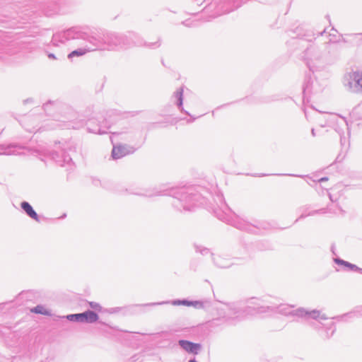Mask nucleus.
I'll list each match as a JSON object with an SVG mask.
<instances>
[{
	"label": "nucleus",
	"instance_id": "f257e3e1",
	"mask_svg": "<svg viewBox=\"0 0 362 362\" xmlns=\"http://www.w3.org/2000/svg\"><path fill=\"white\" fill-rule=\"evenodd\" d=\"M200 187L194 186L180 187L176 188H164L160 186L152 190H146L144 193H135L145 197L168 195L174 198L173 205L177 210L190 211L195 206L206 204V198L200 192Z\"/></svg>",
	"mask_w": 362,
	"mask_h": 362
},
{
	"label": "nucleus",
	"instance_id": "f03ea898",
	"mask_svg": "<svg viewBox=\"0 0 362 362\" xmlns=\"http://www.w3.org/2000/svg\"><path fill=\"white\" fill-rule=\"evenodd\" d=\"M111 113L112 112H107L106 116H105L99 112H95L88 108L85 111L83 118L79 119L77 122H65L64 121L48 119L44 128L47 130L54 129L58 127L79 129L86 125L89 132L97 134H104L107 133V129H110L115 122L111 118Z\"/></svg>",
	"mask_w": 362,
	"mask_h": 362
},
{
	"label": "nucleus",
	"instance_id": "7ed1b4c3",
	"mask_svg": "<svg viewBox=\"0 0 362 362\" xmlns=\"http://www.w3.org/2000/svg\"><path fill=\"white\" fill-rule=\"evenodd\" d=\"M71 41H78V45L83 47L71 52L68 54L69 59L100 49V42L97 40L96 33H88L77 27H72L54 34L51 42L54 46L58 47L66 45Z\"/></svg>",
	"mask_w": 362,
	"mask_h": 362
},
{
	"label": "nucleus",
	"instance_id": "20e7f679",
	"mask_svg": "<svg viewBox=\"0 0 362 362\" xmlns=\"http://www.w3.org/2000/svg\"><path fill=\"white\" fill-rule=\"evenodd\" d=\"M332 40L323 42L309 44L303 51L302 57L308 68L313 73L322 70L330 62V54L337 51L336 45L332 43Z\"/></svg>",
	"mask_w": 362,
	"mask_h": 362
},
{
	"label": "nucleus",
	"instance_id": "39448f33",
	"mask_svg": "<svg viewBox=\"0 0 362 362\" xmlns=\"http://www.w3.org/2000/svg\"><path fill=\"white\" fill-rule=\"evenodd\" d=\"M97 40L100 42V49L118 50L131 47L130 40L136 36V33L128 32L126 34L116 33H96Z\"/></svg>",
	"mask_w": 362,
	"mask_h": 362
},
{
	"label": "nucleus",
	"instance_id": "423d86ee",
	"mask_svg": "<svg viewBox=\"0 0 362 362\" xmlns=\"http://www.w3.org/2000/svg\"><path fill=\"white\" fill-rule=\"evenodd\" d=\"M315 114V119L320 127H330L339 134L341 144L343 145L344 136V129H347L346 119L339 117L337 114L329 112H320L313 109Z\"/></svg>",
	"mask_w": 362,
	"mask_h": 362
},
{
	"label": "nucleus",
	"instance_id": "0eeeda50",
	"mask_svg": "<svg viewBox=\"0 0 362 362\" xmlns=\"http://www.w3.org/2000/svg\"><path fill=\"white\" fill-rule=\"evenodd\" d=\"M218 315H223L228 324L235 325L247 315V307L242 301L222 303L218 310Z\"/></svg>",
	"mask_w": 362,
	"mask_h": 362
},
{
	"label": "nucleus",
	"instance_id": "6e6552de",
	"mask_svg": "<svg viewBox=\"0 0 362 362\" xmlns=\"http://www.w3.org/2000/svg\"><path fill=\"white\" fill-rule=\"evenodd\" d=\"M341 82L347 92L357 95L362 94V71L346 73Z\"/></svg>",
	"mask_w": 362,
	"mask_h": 362
},
{
	"label": "nucleus",
	"instance_id": "1a4fd4ad",
	"mask_svg": "<svg viewBox=\"0 0 362 362\" xmlns=\"http://www.w3.org/2000/svg\"><path fill=\"white\" fill-rule=\"evenodd\" d=\"M288 317H293L294 319H302L305 321L310 319L315 320H327V317L325 314H321L319 310H308L303 307H299L296 309L291 308Z\"/></svg>",
	"mask_w": 362,
	"mask_h": 362
},
{
	"label": "nucleus",
	"instance_id": "9d476101",
	"mask_svg": "<svg viewBox=\"0 0 362 362\" xmlns=\"http://www.w3.org/2000/svg\"><path fill=\"white\" fill-rule=\"evenodd\" d=\"M67 148H69L70 151L71 150V146L69 143L64 144V147L60 149V151L57 150L50 151L47 149L42 151L45 156L50 157V158L55 161L59 165L64 166L66 165H69L72 162V158L70 155L66 154V150Z\"/></svg>",
	"mask_w": 362,
	"mask_h": 362
},
{
	"label": "nucleus",
	"instance_id": "9b49d317",
	"mask_svg": "<svg viewBox=\"0 0 362 362\" xmlns=\"http://www.w3.org/2000/svg\"><path fill=\"white\" fill-rule=\"evenodd\" d=\"M165 304H171L173 305H185V306H190L191 300L187 299H177L173 300H166L156 303H148L144 304H136L128 306L125 308L127 312L131 313H136V309L139 308H145V307H153L156 305H165Z\"/></svg>",
	"mask_w": 362,
	"mask_h": 362
},
{
	"label": "nucleus",
	"instance_id": "f8f14e48",
	"mask_svg": "<svg viewBox=\"0 0 362 362\" xmlns=\"http://www.w3.org/2000/svg\"><path fill=\"white\" fill-rule=\"evenodd\" d=\"M310 325L318 332L319 336L324 340L331 339L336 332L337 328L334 322H329L325 324L315 322L310 323Z\"/></svg>",
	"mask_w": 362,
	"mask_h": 362
},
{
	"label": "nucleus",
	"instance_id": "ddd939ff",
	"mask_svg": "<svg viewBox=\"0 0 362 362\" xmlns=\"http://www.w3.org/2000/svg\"><path fill=\"white\" fill-rule=\"evenodd\" d=\"M231 225L240 230L254 234L258 233L262 228V223L260 222L255 221L254 223H251L239 217H236L233 219L231 222Z\"/></svg>",
	"mask_w": 362,
	"mask_h": 362
},
{
	"label": "nucleus",
	"instance_id": "4468645a",
	"mask_svg": "<svg viewBox=\"0 0 362 362\" xmlns=\"http://www.w3.org/2000/svg\"><path fill=\"white\" fill-rule=\"evenodd\" d=\"M262 305L260 307V313H274L280 298L271 295H264L260 297Z\"/></svg>",
	"mask_w": 362,
	"mask_h": 362
},
{
	"label": "nucleus",
	"instance_id": "2eb2a0df",
	"mask_svg": "<svg viewBox=\"0 0 362 362\" xmlns=\"http://www.w3.org/2000/svg\"><path fill=\"white\" fill-rule=\"evenodd\" d=\"M141 144L142 143H139L136 147L129 144H118L113 146L112 157L113 159L117 160L125 156L132 154L141 146Z\"/></svg>",
	"mask_w": 362,
	"mask_h": 362
},
{
	"label": "nucleus",
	"instance_id": "dca6fc26",
	"mask_svg": "<svg viewBox=\"0 0 362 362\" xmlns=\"http://www.w3.org/2000/svg\"><path fill=\"white\" fill-rule=\"evenodd\" d=\"M180 347L188 354L197 355L202 349V345L199 343H194L186 339H180L177 341Z\"/></svg>",
	"mask_w": 362,
	"mask_h": 362
},
{
	"label": "nucleus",
	"instance_id": "f3484780",
	"mask_svg": "<svg viewBox=\"0 0 362 362\" xmlns=\"http://www.w3.org/2000/svg\"><path fill=\"white\" fill-rule=\"evenodd\" d=\"M214 266L220 269H228L233 265V259L223 255L211 253Z\"/></svg>",
	"mask_w": 362,
	"mask_h": 362
},
{
	"label": "nucleus",
	"instance_id": "a211bd4d",
	"mask_svg": "<svg viewBox=\"0 0 362 362\" xmlns=\"http://www.w3.org/2000/svg\"><path fill=\"white\" fill-rule=\"evenodd\" d=\"M173 98L175 99V103L179 108V110L185 112L186 115H189L190 117V119L187 120V123L193 122L196 117L192 116L187 111L185 110L182 105H183V88H180L177 89L176 91L174 92L173 95Z\"/></svg>",
	"mask_w": 362,
	"mask_h": 362
},
{
	"label": "nucleus",
	"instance_id": "6ab92c4d",
	"mask_svg": "<svg viewBox=\"0 0 362 362\" xmlns=\"http://www.w3.org/2000/svg\"><path fill=\"white\" fill-rule=\"evenodd\" d=\"M80 315L81 323L93 324L99 320L98 313L91 310H87L83 313H80Z\"/></svg>",
	"mask_w": 362,
	"mask_h": 362
},
{
	"label": "nucleus",
	"instance_id": "aec40b11",
	"mask_svg": "<svg viewBox=\"0 0 362 362\" xmlns=\"http://www.w3.org/2000/svg\"><path fill=\"white\" fill-rule=\"evenodd\" d=\"M135 37L133 38V40H130L131 47L132 46H145L149 48H156L158 47L160 45V43L159 41L155 42H146L142 39L137 33H136Z\"/></svg>",
	"mask_w": 362,
	"mask_h": 362
},
{
	"label": "nucleus",
	"instance_id": "412c9836",
	"mask_svg": "<svg viewBox=\"0 0 362 362\" xmlns=\"http://www.w3.org/2000/svg\"><path fill=\"white\" fill-rule=\"evenodd\" d=\"M230 325L226 320L225 315H219L218 317L213 318L206 323L207 327L215 328V327H224L226 326Z\"/></svg>",
	"mask_w": 362,
	"mask_h": 362
},
{
	"label": "nucleus",
	"instance_id": "4be33fe9",
	"mask_svg": "<svg viewBox=\"0 0 362 362\" xmlns=\"http://www.w3.org/2000/svg\"><path fill=\"white\" fill-rule=\"evenodd\" d=\"M124 134V139L129 142L134 143L136 142L138 139L141 137V133L134 129H131L128 132H115L114 135H123Z\"/></svg>",
	"mask_w": 362,
	"mask_h": 362
},
{
	"label": "nucleus",
	"instance_id": "5701e85b",
	"mask_svg": "<svg viewBox=\"0 0 362 362\" xmlns=\"http://www.w3.org/2000/svg\"><path fill=\"white\" fill-rule=\"evenodd\" d=\"M21 207L28 216L37 222H40L38 214L29 202L26 201L22 202L21 203Z\"/></svg>",
	"mask_w": 362,
	"mask_h": 362
},
{
	"label": "nucleus",
	"instance_id": "b1692460",
	"mask_svg": "<svg viewBox=\"0 0 362 362\" xmlns=\"http://www.w3.org/2000/svg\"><path fill=\"white\" fill-rule=\"evenodd\" d=\"M21 148L15 144L0 145V155H15L18 154Z\"/></svg>",
	"mask_w": 362,
	"mask_h": 362
},
{
	"label": "nucleus",
	"instance_id": "393cba45",
	"mask_svg": "<svg viewBox=\"0 0 362 362\" xmlns=\"http://www.w3.org/2000/svg\"><path fill=\"white\" fill-rule=\"evenodd\" d=\"M334 262L335 264L344 266L351 271L357 272L360 274H362V268H360L357 265L352 264L349 262L345 261L339 257L334 258Z\"/></svg>",
	"mask_w": 362,
	"mask_h": 362
},
{
	"label": "nucleus",
	"instance_id": "a878e982",
	"mask_svg": "<svg viewBox=\"0 0 362 362\" xmlns=\"http://www.w3.org/2000/svg\"><path fill=\"white\" fill-rule=\"evenodd\" d=\"M246 303L247 305H245V306L247 307V310L252 308L257 313H260V307L262 305V302L260 301V297L250 298L247 300Z\"/></svg>",
	"mask_w": 362,
	"mask_h": 362
},
{
	"label": "nucleus",
	"instance_id": "bb28decb",
	"mask_svg": "<svg viewBox=\"0 0 362 362\" xmlns=\"http://www.w3.org/2000/svg\"><path fill=\"white\" fill-rule=\"evenodd\" d=\"M293 308V305L282 303L280 300L277 304V308L275 313L282 315L285 317H288L291 309Z\"/></svg>",
	"mask_w": 362,
	"mask_h": 362
},
{
	"label": "nucleus",
	"instance_id": "cd10ccee",
	"mask_svg": "<svg viewBox=\"0 0 362 362\" xmlns=\"http://www.w3.org/2000/svg\"><path fill=\"white\" fill-rule=\"evenodd\" d=\"M30 311L35 314H40L45 316H52V313L50 310L47 309L42 305H37L33 308Z\"/></svg>",
	"mask_w": 362,
	"mask_h": 362
},
{
	"label": "nucleus",
	"instance_id": "c85d7f7f",
	"mask_svg": "<svg viewBox=\"0 0 362 362\" xmlns=\"http://www.w3.org/2000/svg\"><path fill=\"white\" fill-rule=\"evenodd\" d=\"M362 317V306L356 308L351 313H346L344 315L338 317L337 318H341V320H344L346 318L351 317Z\"/></svg>",
	"mask_w": 362,
	"mask_h": 362
},
{
	"label": "nucleus",
	"instance_id": "c756f323",
	"mask_svg": "<svg viewBox=\"0 0 362 362\" xmlns=\"http://www.w3.org/2000/svg\"><path fill=\"white\" fill-rule=\"evenodd\" d=\"M57 318H65L69 321L71 322H81V315L80 313H75V314H69L64 316H56Z\"/></svg>",
	"mask_w": 362,
	"mask_h": 362
},
{
	"label": "nucleus",
	"instance_id": "7c9ffc66",
	"mask_svg": "<svg viewBox=\"0 0 362 362\" xmlns=\"http://www.w3.org/2000/svg\"><path fill=\"white\" fill-rule=\"evenodd\" d=\"M313 81L311 80V78H308L305 81L303 87V91L304 95L313 92Z\"/></svg>",
	"mask_w": 362,
	"mask_h": 362
},
{
	"label": "nucleus",
	"instance_id": "2f4dec72",
	"mask_svg": "<svg viewBox=\"0 0 362 362\" xmlns=\"http://www.w3.org/2000/svg\"><path fill=\"white\" fill-rule=\"evenodd\" d=\"M194 248L196 252L200 253L202 255H207L211 253L209 248L200 245L194 244Z\"/></svg>",
	"mask_w": 362,
	"mask_h": 362
},
{
	"label": "nucleus",
	"instance_id": "473e14b6",
	"mask_svg": "<svg viewBox=\"0 0 362 362\" xmlns=\"http://www.w3.org/2000/svg\"><path fill=\"white\" fill-rule=\"evenodd\" d=\"M301 210H302V214H300L299 218L296 221H298L300 219L305 218V217H307L308 216H314V215L320 213L322 211V209L321 210H314V211L307 213L305 208H302Z\"/></svg>",
	"mask_w": 362,
	"mask_h": 362
},
{
	"label": "nucleus",
	"instance_id": "72a5a7b5",
	"mask_svg": "<svg viewBox=\"0 0 362 362\" xmlns=\"http://www.w3.org/2000/svg\"><path fill=\"white\" fill-rule=\"evenodd\" d=\"M216 199L220 203V205H218V208L222 211H225V209H228V206L226 205V204L225 203L224 200H223V197L222 195H217L216 196Z\"/></svg>",
	"mask_w": 362,
	"mask_h": 362
},
{
	"label": "nucleus",
	"instance_id": "f704fd0d",
	"mask_svg": "<svg viewBox=\"0 0 362 362\" xmlns=\"http://www.w3.org/2000/svg\"><path fill=\"white\" fill-rule=\"evenodd\" d=\"M88 303H89L90 307L92 309L95 310V311L100 312L102 310V307L99 303H98L96 302H93V301L89 302Z\"/></svg>",
	"mask_w": 362,
	"mask_h": 362
},
{
	"label": "nucleus",
	"instance_id": "c9c22d12",
	"mask_svg": "<svg viewBox=\"0 0 362 362\" xmlns=\"http://www.w3.org/2000/svg\"><path fill=\"white\" fill-rule=\"evenodd\" d=\"M192 304H190V306H192L196 308H202L204 307V303L199 300H191Z\"/></svg>",
	"mask_w": 362,
	"mask_h": 362
},
{
	"label": "nucleus",
	"instance_id": "e433bc0d",
	"mask_svg": "<svg viewBox=\"0 0 362 362\" xmlns=\"http://www.w3.org/2000/svg\"><path fill=\"white\" fill-rule=\"evenodd\" d=\"M351 36L355 41H362V33H354L351 34Z\"/></svg>",
	"mask_w": 362,
	"mask_h": 362
},
{
	"label": "nucleus",
	"instance_id": "4c0bfd02",
	"mask_svg": "<svg viewBox=\"0 0 362 362\" xmlns=\"http://www.w3.org/2000/svg\"><path fill=\"white\" fill-rule=\"evenodd\" d=\"M52 105H56V104L51 101H49L48 103H46L45 104H44L43 107H44L45 111H46V112L49 111V107Z\"/></svg>",
	"mask_w": 362,
	"mask_h": 362
},
{
	"label": "nucleus",
	"instance_id": "58836bf2",
	"mask_svg": "<svg viewBox=\"0 0 362 362\" xmlns=\"http://www.w3.org/2000/svg\"><path fill=\"white\" fill-rule=\"evenodd\" d=\"M211 1L212 0H196L197 4H202L203 3H206V6L209 5Z\"/></svg>",
	"mask_w": 362,
	"mask_h": 362
},
{
	"label": "nucleus",
	"instance_id": "ea45409f",
	"mask_svg": "<svg viewBox=\"0 0 362 362\" xmlns=\"http://www.w3.org/2000/svg\"><path fill=\"white\" fill-rule=\"evenodd\" d=\"M120 310H122V308L116 307V308H112L109 310L110 313H116L119 312Z\"/></svg>",
	"mask_w": 362,
	"mask_h": 362
},
{
	"label": "nucleus",
	"instance_id": "a19ab883",
	"mask_svg": "<svg viewBox=\"0 0 362 362\" xmlns=\"http://www.w3.org/2000/svg\"><path fill=\"white\" fill-rule=\"evenodd\" d=\"M47 57L49 58V59H56L57 57H55V55L52 53H49L48 54Z\"/></svg>",
	"mask_w": 362,
	"mask_h": 362
},
{
	"label": "nucleus",
	"instance_id": "79ce46f5",
	"mask_svg": "<svg viewBox=\"0 0 362 362\" xmlns=\"http://www.w3.org/2000/svg\"><path fill=\"white\" fill-rule=\"evenodd\" d=\"M327 180H328V177H323L319 179L318 182H323L327 181Z\"/></svg>",
	"mask_w": 362,
	"mask_h": 362
},
{
	"label": "nucleus",
	"instance_id": "37998d69",
	"mask_svg": "<svg viewBox=\"0 0 362 362\" xmlns=\"http://www.w3.org/2000/svg\"><path fill=\"white\" fill-rule=\"evenodd\" d=\"M213 210L214 211V213L216 214L217 217L219 218V219H221L222 218L218 215V209L214 207L213 208Z\"/></svg>",
	"mask_w": 362,
	"mask_h": 362
},
{
	"label": "nucleus",
	"instance_id": "c03bdc74",
	"mask_svg": "<svg viewBox=\"0 0 362 362\" xmlns=\"http://www.w3.org/2000/svg\"><path fill=\"white\" fill-rule=\"evenodd\" d=\"M311 134H312L313 136H316L315 129L314 128L311 129Z\"/></svg>",
	"mask_w": 362,
	"mask_h": 362
},
{
	"label": "nucleus",
	"instance_id": "a18cd8bd",
	"mask_svg": "<svg viewBox=\"0 0 362 362\" xmlns=\"http://www.w3.org/2000/svg\"><path fill=\"white\" fill-rule=\"evenodd\" d=\"M325 33H326V29H324V30H323V31L320 32V33H318V36H323Z\"/></svg>",
	"mask_w": 362,
	"mask_h": 362
},
{
	"label": "nucleus",
	"instance_id": "49530a36",
	"mask_svg": "<svg viewBox=\"0 0 362 362\" xmlns=\"http://www.w3.org/2000/svg\"><path fill=\"white\" fill-rule=\"evenodd\" d=\"M188 362H198V361L195 359V358H193L189 359L188 361Z\"/></svg>",
	"mask_w": 362,
	"mask_h": 362
},
{
	"label": "nucleus",
	"instance_id": "de8ad7c7",
	"mask_svg": "<svg viewBox=\"0 0 362 362\" xmlns=\"http://www.w3.org/2000/svg\"><path fill=\"white\" fill-rule=\"evenodd\" d=\"M304 112H305V117L308 119V113L307 110H304Z\"/></svg>",
	"mask_w": 362,
	"mask_h": 362
},
{
	"label": "nucleus",
	"instance_id": "09e8293b",
	"mask_svg": "<svg viewBox=\"0 0 362 362\" xmlns=\"http://www.w3.org/2000/svg\"><path fill=\"white\" fill-rule=\"evenodd\" d=\"M32 100H33L30 98V99H27V100H25L24 102H25V103H30V102H32Z\"/></svg>",
	"mask_w": 362,
	"mask_h": 362
},
{
	"label": "nucleus",
	"instance_id": "8fccbe9b",
	"mask_svg": "<svg viewBox=\"0 0 362 362\" xmlns=\"http://www.w3.org/2000/svg\"><path fill=\"white\" fill-rule=\"evenodd\" d=\"M66 216V214H64L62 216H60V218H64Z\"/></svg>",
	"mask_w": 362,
	"mask_h": 362
},
{
	"label": "nucleus",
	"instance_id": "3c124183",
	"mask_svg": "<svg viewBox=\"0 0 362 362\" xmlns=\"http://www.w3.org/2000/svg\"><path fill=\"white\" fill-rule=\"evenodd\" d=\"M329 199L332 202H334L332 196L329 194Z\"/></svg>",
	"mask_w": 362,
	"mask_h": 362
},
{
	"label": "nucleus",
	"instance_id": "603ef678",
	"mask_svg": "<svg viewBox=\"0 0 362 362\" xmlns=\"http://www.w3.org/2000/svg\"><path fill=\"white\" fill-rule=\"evenodd\" d=\"M99 323H100V324H101V325H106V324H105V323H104V322H99Z\"/></svg>",
	"mask_w": 362,
	"mask_h": 362
},
{
	"label": "nucleus",
	"instance_id": "864d4df0",
	"mask_svg": "<svg viewBox=\"0 0 362 362\" xmlns=\"http://www.w3.org/2000/svg\"><path fill=\"white\" fill-rule=\"evenodd\" d=\"M287 175H289V176H296L295 175H293V174H288Z\"/></svg>",
	"mask_w": 362,
	"mask_h": 362
},
{
	"label": "nucleus",
	"instance_id": "5fc2aeb1",
	"mask_svg": "<svg viewBox=\"0 0 362 362\" xmlns=\"http://www.w3.org/2000/svg\"><path fill=\"white\" fill-rule=\"evenodd\" d=\"M331 30L334 31V32H337V30H334V28H332V30Z\"/></svg>",
	"mask_w": 362,
	"mask_h": 362
}]
</instances>
